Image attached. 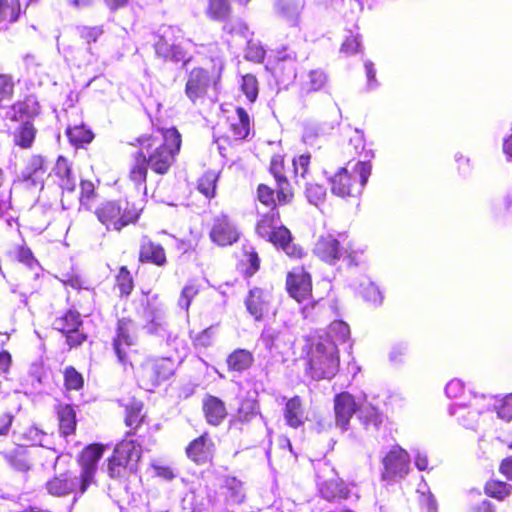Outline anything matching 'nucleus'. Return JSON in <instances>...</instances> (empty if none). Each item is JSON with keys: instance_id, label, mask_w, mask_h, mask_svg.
<instances>
[{"instance_id": "nucleus-1", "label": "nucleus", "mask_w": 512, "mask_h": 512, "mask_svg": "<svg viewBox=\"0 0 512 512\" xmlns=\"http://www.w3.org/2000/svg\"><path fill=\"white\" fill-rule=\"evenodd\" d=\"M128 145L137 148L132 154L128 179L147 194L149 170L158 176L167 175L171 171L180 154L182 135L174 126H155L150 133L135 137Z\"/></svg>"}, {"instance_id": "nucleus-2", "label": "nucleus", "mask_w": 512, "mask_h": 512, "mask_svg": "<svg viewBox=\"0 0 512 512\" xmlns=\"http://www.w3.org/2000/svg\"><path fill=\"white\" fill-rule=\"evenodd\" d=\"M319 331L305 338L303 361L305 373L313 380H331L339 371L340 351L331 331Z\"/></svg>"}, {"instance_id": "nucleus-3", "label": "nucleus", "mask_w": 512, "mask_h": 512, "mask_svg": "<svg viewBox=\"0 0 512 512\" xmlns=\"http://www.w3.org/2000/svg\"><path fill=\"white\" fill-rule=\"evenodd\" d=\"M268 173L274 180V185L269 182H260L256 186L255 200L267 209H280L291 206L295 201V189L287 176L285 158L275 154L268 165Z\"/></svg>"}, {"instance_id": "nucleus-4", "label": "nucleus", "mask_w": 512, "mask_h": 512, "mask_svg": "<svg viewBox=\"0 0 512 512\" xmlns=\"http://www.w3.org/2000/svg\"><path fill=\"white\" fill-rule=\"evenodd\" d=\"M210 68L193 67L185 74L184 93L193 105H202L215 91L221 80L224 68L223 55H217Z\"/></svg>"}, {"instance_id": "nucleus-5", "label": "nucleus", "mask_w": 512, "mask_h": 512, "mask_svg": "<svg viewBox=\"0 0 512 512\" xmlns=\"http://www.w3.org/2000/svg\"><path fill=\"white\" fill-rule=\"evenodd\" d=\"M142 458V447L135 440L123 439L119 441L111 455L104 462V471L109 479L123 484L137 474L138 465Z\"/></svg>"}, {"instance_id": "nucleus-6", "label": "nucleus", "mask_w": 512, "mask_h": 512, "mask_svg": "<svg viewBox=\"0 0 512 512\" xmlns=\"http://www.w3.org/2000/svg\"><path fill=\"white\" fill-rule=\"evenodd\" d=\"M143 210L140 202L120 198L102 202L95 208L94 214L106 230L119 233L128 226L136 225Z\"/></svg>"}, {"instance_id": "nucleus-7", "label": "nucleus", "mask_w": 512, "mask_h": 512, "mask_svg": "<svg viewBox=\"0 0 512 512\" xmlns=\"http://www.w3.org/2000/svg\"><path fill=\"white\" fill-rule=\"evenodd\" d=\"M372 164L367 160L340 167L329 178L331 193L340 198L357 197L368 182Z\"/></svg>"}, {"instance_id": "nucleus-8", "label": "nucleus", "mask_w": 512, "mask_h": 512, "mask_svg": "<svg viewBox=\"0 0 512 512\" xmlns=\"http://www.w3.org/2000/svg\"><path fill=\"white\" fill-rule=\"evenodd\" d=\"M51 328L64 338L69 350L82 347L90 338L84 329L82 315L75 307L65 309L57 314L51 322Z\"/></svg>"}, {"instance_id": "nucleus-9", "label": "nucleus", "mask_w": 512, "mask_h": 512, "mask_svg": "<svg viewBox=\"0 0 512 512\" xmlns=\"http://www.w3.org/2000/svg\"><path fill=\"white\" fill-rule=\"evenodd\" d=\"M226 131L216 138V143L223 158L233 155L234 143L245 140L251 130V120L243 107H237L235 112L226 118Z\"/></svg>"}, {"instance_id": "nucleus-10", "label": "nucleus", "mask_w": 512, "mask_h": 512, "mask_svg": "<svg viewBox=\"0 0 512 512\" xmlns=\"http://www.w3.org/2000/svg\"><path fill=\"white\" fill-rule=\"evenodd\" d=\"M136 325L130 317H122L117 320L115 336L112 339V347L118 361L126 368L133 367V362L138 358L139 352L136 346Z\"/></svg>"}, {"instance_id": "nucleus-11", "label": "nucleus", "mask_w": 512, "mask_h": 512, "mask_svg": "<svg viewBox=\"0 0 512 512\" xmlns=\"http://www.w3.org/2000/svg\"><path fill=\"white\" fill-rule=\"evenodd\" d=\"M46 173V158L40 154L32 155L21 175L15 180V187L24 196H35L44 188Z\"/></svg>"}, {"instance_id": "nucleus-12", "label": "nucleus", "mask_w": 512, "mask_h": 512, "mask_svg": "<svg viewBox=\"0 0 512 512\" xmlns=\"http://www.w3.org/2000/svg\"><path fill=\"white\" fill-rule=\"evenodd\" d=\"M345 240L335 238L333 235L320 236L313 248L314 255L322 262L334 265L340 260H347L349 265L357 264L356 253Z\"/></svg>"}, {"instance_id": "nucleus-13", "label": "nucleus", "mask_w": 512, "mask_h": 512, "mask_svg": "<svg viewBox=\"0 0 512 512\" xmlns=\"http://www.w3.org/2000/svg\"><path fill=\"white\" fill-rule=\"evenodd\" d=\"M277 84H285L293 80L297 71V54L287 48L276 50L265 65Z\"/></svg>"}, {"instance_id": "nucleus-14", "label": "nucleus", "mask_w": 512, "mask_h": 512, "mask_svg": "<svg viewBox=\"0 0 512 512\" xmlns=\"http://www.w3.org/2000/svg\"><path fill=\"white\" fill-rule=\"evenodd\" d=\"M90 486H84L80 473L66 470L50 478L45 484V489L53 497H66L72 494L81 496Z\"/></svg>"}, {"instance_id": "nucleus-15", "label": "nucleus", "mask_w": 512, "mask_h": 512, "mask_svg": "<svg viewBox=\"0 0 512 512\" xmlns=\"http://www.w3.org/2000/svg\"><path fill=\"white\" fill-rule=\"evenodd\" d=\"M410 455L399 445H394L383 457L381 479L396 482L404 479L410 472Z\"/></svg>"}, {"instance_id": "nucleus-16", "label": "nucleus", "mask_w": 512, "mask_h": 512, "mask_svg": "<svg viewBox=\"0 0 512 512\" xmlns=\"http://www.w3.org/2000/svg\"><path fill=\"white\" fill-rule=\"evenodd\" d=\"M241 231L235 221L226 213H220L213 217L209 239L218 247L224 248L234 245L239 241Z\"/></svg>"}, {"instance_id": "nucleus-17", "label": "nucleus", "mask_w": 512, "mask_h": 512, "mask_svg": "<svg viewBox=\"0 0 512 512\" xmlns=\"http://www.w3.org/2000/svg\"><path fill=\"white\" fill-rule=\"evenodd\" d=\"M329 83L328 74L320 69L310 70L300 83L299 102L303 108L317 106L319 98L316 94L325 90Z\"/></svg>"}, {"instance_id": "nucleus-18", "label": "nucleus", "mask_w": 512, "mask_h": 512, "mask_svg": "<svg viewBox=\"0 0 512 512\" xmlns=\"http://www.w3.org/2000/svg\"><path fill=\"white\" fill-rule=\"evenodd\" d=\"M106 447L103 443H91L78 453L76 461L80 467L79 473L83 478L84 486L96 483L98 463L103 457Z\"/></svg>"}, {"instance_id": "nucleus-19", "label": "nucleus", "mask_w": 512, "mask_h": 512, "mask_svg": "<svg viewBox=\"0 0 512 512\" xmlns=\"http://www.w3.org/2000/svg\"><path fill=\"white\" fill-rule=\"evenodd\" d=\"M285 288L288 295L298 303L312 298V275L304 266L292 268L286 275Z\"/></svg>"}, {"instance_id": "nucleus-20", "label": "nucleus", "mask_w": 512, "mask_h": 512, "mask_svg": "<svg viewBox=\"0 0 512 512\" xmlns=\"http://www.w3.org/2000/svg\"><path fill=\"white\" fill-rule=\"evenodd\" d=\"M232 10L229 0H208L205 14L211 21L224 22L222 30L227 34L233 35L248 30L247 24L241 20L236 23L228 21Z\"/></svg>"}, {"instance_id": "nucleus-21", "label": "nucleus", "mask_w": 512, "mask_h": 512, "mask_svg": "<svg viewBox=\"0 0 512 512\" xmlns=\"http://www.w3.org/2000/svg\"><path fill=\"white\" fill-rule=\"evenodd\" d=\"M216 445L208 431L191 440L185 448L187 458L196 465H206L213 462Z\"/></svg>"}, {"instance_id": "nucleus-22", "label": "nucleus", "mask_w": 512, "mask_h": 512, "mask_svg": "<svg viewBox=\"0 0 512 512\" xmlns=\"http://www.w3.org/2000/svg\"><path fill=\"white\" fill-rule=\"evenodd\" d=\"M361 403L348 391L337 393L333 398L335 424L342 430H348L353 416L360 411Z\"/></svg>"}, {"instance_id": "nucleus-23", "label": "nucleus", "mask_w": 512, "mask_h": 512, "mask_svg": "<svg viewBox=\"0 0 512 512\" xmlns=\"http://www.w3.org/2000/svg\"><path fill=\"white\" fill-rule=\"evenodd\" d=\"M57 178L58 186L61 188V205L63 209H69L72 201L66 200V196L76 190V178L73 174L72 164L63 155H59L53 169Z\"/></svg>"}, {"instance_id": "nucleus-24", "label": "nucleus", "mask_w": 512, "mask_h": 512, "mask_svg": "<svg viewBox=\"0 0 512 512\" xmlns=\"http://www.w3.org/2000/svg\"><path fill=\"white\" fill-rule=\"evenodd\" d=\"M342 154L347 160V165L367 160L371 163L374 158V151L367 148L363 131L354 129L349 136L348 142L342 148Z\"/></svg>"}, {"instance_id": "nucleus-25", "label": "nucleus", "mask_w": 512, "mask_h": 512, "mask_svg": "<svg viewBox=\"0 0 512 512\" xmlns=\"http://www.w3.org/2000/svg\"><path fill=\"white\" fill-rule=\"evenodd\" d=\"M261 415L260 404L256 398L242 397L237 409L229 420V428L243 430Z\"/></svg>"}, {"instance_id": "nucleus-26", "label": "nucleus", "mask_w": 512, "mask_h": 512, "mask_svg": "<svg viewBox=\"0 0 512 512\" xmlns=\"http://www.w3.org/2000/svg\"><path fill=\"white\" fill-rule=\"evenodd\" d=\"M138 262L159 268L165 267L168 264L165 247L149 236H143L139 243Z\"/></svg>"}, {"instance_id": "nucleus-27", "label": "nucleus", "mask_w": 512, "mask_h": 512, "mask_svg": "<svg viewBox=\"0 0 512 512\" xmlns=\"http://www.w3.org/2000/svg\"><path fill=\"white\" fill-rule=\"evenodd\" d=\"M158 296L150 297V291H141L132 301V307L136 316L144 323V327L153 324L157 317L158 309L153 304L152 299Z\"/></svg>"}, {"instance_id": "nucleus-28", "label": "nucleus", "mask_w": 512, "mask_h": 512, "mask_svg": "<svg viewBox=\"0 0 512 512\" xmlns=\"http://www.w3.org/2000/svg\"><path fill=\"white\" fill-rule=\"evenodd\" d=\"M202 412L206 422L212 426H219L228 415L225 402L211 394L204 395L202 399Z\"/></svg>"}, {"instance_id": "nucleus-29", "label": "nucleus", "mask_w": 512, "mask_h": 512, "mask_svg": "<svg viewBox=\"0 0 512 512\" xmlns=\"http://www.w3.org/2000/svg\"><path fill=\"white\" fill-rule=\"evenodd\" d=\"M244 304L249 314L259 321L263 319L269 309L270 296L262 288L254 287L248 291Z\"/></svg>"}, {"instance_id": "nucleus-30", "label": "nucleus", "mask_w": 512, "mask_h": 512, "mask_svg": "<svg viewBox=\"0 0 512 512\" xmlns=\"http://www.w3.org/2000/svg\"><path fill=\"white\" fill-rule=\"evenodd\" d=\"M58 430L62 437L74 436L77 431V413L72 404L61 403L55 406Z\"/></svg>"}, {"instance_id": "nucleus-31", "label": "nucleus", "mask_w": 512, "mask_h": 512, "mask_svg": "<svg viewBox=\"0 0 512 512\" xmlns=\"http://www.w3.org/2000/svg\"><path fill=\"white\" fill-rule=\"evenodd\" d=\"M143 408V402L135 399L124 405V423L129 428L126 436H137L139 430L146 424Z\"/></svg>"}, {"instance_id": "nucleus-32", "label": "nucleus", "mask_w": 512, "mask_h": 512, "mask_svg": "<svg viewBox=\"0 0 512 512\" xmlns=\"http://www.w3.org/2000/svg\"><path fill=\"white\" fill-rule=\"evenodd\" d=\"M220 495L226 505H239L246 499V490L241 480L235 476H229L220 486Z\"/></svg>"}, {"instance_id": "nucleus-33", "label": "nucleus", "mask_w": 512, "mask_h": 512, "mask_svg": "<svg viewBox=\"0 0 512 512\" xmlns=\"http://www.w3.org/2000/svg\"><path fill=\"white\" fill-rule=\"evenodd\" d=\"M225 363L228 372L243 374L254 366L255 357L248 349L236 348L227 355Z\"/></svg>"}, {"instance_id": "nucleus-34", "label": "nucleus", "mask_w": 512, "mask_h": 512, "mask_svg": "<svg viewBox=\"0 0 512 512\" xmlns=\"http://www.w3.org/2000/svg\"><path fill=\"white\" fill-rule=\"evenodd\" d=\"M319 495L328 502L347 499L350 490L346 483L339 478H331L318 483Z\"/></svg>"}, {"instance_id": "nucleus-35", "label": "nucleus", "mask_w": 512, "mask_h": 512, "mask_svg": "<svg viewBox=\"0 0 512 512\" xmlns=\"http://www.w3.org/2000/svg\"><path fill=\"white\" fill-rule=\"evenodd\" d=\"M154 50L157 56L163 58L165 61H171L174 63L182 62L185 65L191 58L188 56V52L181 45H170L163 36L159 37L157 42L154 44Z\"/></svg>"}, {"instance_id": "nucleus-36", "label": "nucleus", "mask_w": 512, "mask_h": 512, "mask_svg": "<svg viewBox=\"0 0 512 512\" xmlns=\"http://www.w3.org/2000/svg\"><path fill=\"white\" fill-rule=\"evenodd\" d=\"M113 289L121 300H127L132 295L135 289V279L128 266L118 267L113 276Z\"/></svg>"}, {"instance_id": "nucleus-37", "label": "nucleus", "mask_w": 512, "mask_h": 512, "mask_svg": "<svg viewBox=\"0 0 512 512\" xmlns=\"http://www.w3.org/2000/svg\"><path fill=\"white\" fill-rule=\"evenodd\" d=\"M13 114L10 120L17 121L22 118H33L40 114L41 106L35 95H25L22 99L11 105Z\"/></svg>"}, {"instance_id": "nucleus-38", "label": "nucleus", "mask_w": 512, "mask_h": 512, "mask_svg": "<svg viewBox=\"0 0 512 512\" xmlns=\"http://www.w3.org/2000/svg\"><path fill=\"white\" fill-rule=\"evenodd\" d=\"M283 416L286 424L293 429L304 425L306 417L300 396L295 395L287 400L283 410Z\"/></svg>"}, {"instance_id": "nucleus-39", "label": "nucleus", "mask_w": 512, "mask_h": 512, "mask_svg": "<svg viewBox=\"0 0 512 512\" xmlns=\"http://www.w3.org/2000/svg\"><path fill=\"white\" fill-rule=\"evenodd\" d=\"M13 144L21 149H30L37 136V128L31 121H24L11 133Z\"/></svg>"}, {"instance_id": "nucleus-40", "label": "nucleus", "mask_w": 512, "mask_h": 512, "mask_svg": "<svg viewBox=\"0 0 512 512\" xmlns=\"http://www.w3.org/2000/svg\"><path fill=\"white\" fill-rule=\"evenodd\" d=\"M5 459L11 467L20 472L29 471L34 464V458L32 457L29 449L22 445H18L11 451L7 452L5 454Z\"/></svg>"}, {"instance_id": "nucleus-41", "label": "nucleus", "mask_w": 512, "mask_h": 512, "mask_svg": "<svg viewBox=\"0 0 512 512\" xmlns=\"http://www.w3.org/2000/svg\"><path fill=\"white\" fill-rule=\"evenodd\" d=\"M177 369L176 362L167 357L156 359L151 368L150 377L154 385H160L161 383L169 380L174 376Z\"/></svg>"}, {"instance_id": "nucleus-42", "label": "nucleus", "mask_w": 512, "mask_h": 512, "mask_svg": "<svg viewBox=\"0 0 512 512\" xmlns=\"http://www.w3.org/2000/svg\"><path fill=\"white\" fill-rule=\"evenodd\" d=\"M98 194L94 183L90 180L80 181L79 208L81 211H95L97 205Z\"/></svg>"}, {"instance_id": "nucleus-43", "label": "nucleus", "mask_w": 512, "mask_h": 512, "mask_svg": "<svg viewBox=\"0 0 512 512\" xmlns=\"http://www.w3.org/2000/svg\"><path fill=\"white\" fill-rule=\"evenodd\" d=\"M484 494L498 502H503L512 494V486L503 480L489 479L483 486Z\"/></svg>"}, {"instance_id": "nucleus-44", "label": "nucleus", "mask_w": 512, "mask_h": 512, "mask_svg": "<svg viewBox=\"0 0 512 512\" xmlns=\"http://www.w3.org/2000/svg\"><path fill=\"white\" fill-rule=\"evenodd\" d=\"M66 136L70 144L75 148H83L94 139L92 131L83 124L68 127L66 129Z\"/></svg>"}, {"instance_id": "nucleus-45", "label": "nucleus", "mask_w": 512, "mask_h": 512, "mask_svg": "<svg viewBox=\"0 0 512 512\" xmlns=\"http://www.w3.org/2000/svg\"><path fill=\"white\" fill-rule=\"evenodd\" d=\"M281 221V215L278 209H268V211L260 216L255 224L256 234L264 238L267 236Z\"/></svg>"}, {"instance_id": "nucleus-46", "label": "nucleus", "mask_w": 512, "mask_h": 512, "mask_svg": "<svg viewBox=\"0 0 512 512\" xmlns=\"http://www.w3.org/2000/svg\"><path fill=\"white\" fill-rule=\"evenodd\" d=\"M358 419L364 425L366 429L373 428L378 430L383 422L382 414L372 404L362 405L360 411H358Z\"/></svg>"}, {"instance_id": "nucleus-47", "label": "nucleus", "mask_w": 512, "mask_h": 512, "mask_svg": "<svg viewBox=\"0 0 512 512\" xmlns=\"http://www.w3.org/2000/svg\"><path fill=\"white\" fill-rule=\"evenodd\" d=\"M218 180L219 173L214 170H208L199 177L197 181V189L206 198H214L216 196Z\"/></svg>"}, {"instance_id": "nucleus-48", "label": "nucleus", "mask_w": 512, "mask_h": 512, "mask_svg": "<svg viewBox=\"0 0 512 512\" xmlns=\"http://www.w3.org/2000/svg\"><path fill=\"white\" fill-rule=\"evenodd\" d=\"M21 13L20 0H0V22H16Z\"/></svg>"}, {"instance_id": "nucleus-49", "label": "nucleus", "mask_w": 512, "mask_h": 512, "mask_svg": "<svg viewBox=\"0 0 512 512\" xmlns=\"http://www.w3.org/2000/svg\"><path fill=\"white\" fill-rule=\"evenodd\" d=\"M62 374L63 385L67 391H79L84 387V377L74 366H66Z\"/></svg>"}, {"instance_id": "nucleus-50", "label": "nucleus", "mask_w": 512, "mask_h": 512, "mask_svg": "<svg viewBox=\"0 0 512 512\" xmlns=\"http://www.w3.org/2000/svg\"><path fill=\"white\" fill-rule=\"evenodd\" d=\"M244 278H251L260 269V258L255 249L246 253V260H241L237 265Z\"/></svg>"}, {"instance_id": "nucleus-51", "label": "nucleus", "mask_w": 512, "mask_h": 512, "mask_svg": "<svg viewBox=\"0 0 512 512\" xmlns=\"http://www.w3.org/2000/svg\"><path fill=\"white\" fill-rule=\"evenodd\" d=\"M263 239L270 242L274 247L281 249L287 246L288 242H292L293 236L291 231L285 225H277L267 236Z\"/></svg>"}, {"instance_id": "nucleus-52", "label": "nucleus", "mask_w": 512, "mask_h": 512, "mask_svg": "<svg viewBox=\"0 0 512 512\" xmlns=\"http://www.w3.org/2000/svg\"><path fill=\"white\" fill-rule=\"evenodd\" d=\"M199 287L195 281H189L181 289L180 295L177 300V305L180 309L188 312L193 299L198 295Z\"/></svg>"}, {"instance_id": "nucleus-53", "label": "nucleus", "mask_w": 512, "mask_h": 512, "mask_svg": "<svg viewBox=\"0 0 512 512\" xmlns=\"http://www.w3.org/2000/svg\"><path fill=\"white\" fill-rule=\"evenodd\" d=\"M240 90L251 103L255 102L259 93V82L255 75L247 73L242 76Z\"/></svg>"}, {"instance_id": "nucleus-54", "label": "nucleus", "mask_w": 512, "mask_h": 512, "mask_svg": "<svg viewBox=\"0 0 512 512\" xmlns=\"http://www.w3.org/2000/svg\"><path fill=\"white\" fill-rule=\"evenodd\" d=\"M13 255L15 260L33 270L40 267L38 259L34 256L32 250L26 245H18L14 248Z\"/></svg>"}, {"instance_id": "nucleus-55", "label": "nucleus", "mask_w": 512, "mask_h": 512, "mask_svg": "<svg viewBox=\"0 0 512 512\" xmlns=\"http://www.w3.org/2000/svg\"><path fill=\"white\" fill-rule=\"evenodd\" d=\"M16 81L10 73H0V104L10 101L15 94Z\"/></svg>"}, {"instance_id": "nucleus-56", "label": "nucleus", "mask_w": 512, "mask_h": 512, "mask_svg": "<svg viewBox=\"0 0 512 512\" xmlns=\"http://www.w3.org/2000/svg\"><path fill=\"white\" fill-rule=\"evenodd\" d=\"M305 196L311 204L318 206L325 201L326 188L319 183H309L305 188Z\"/></svg>"}, {"instance_id": "nucleus-57", "label": "nucleus", "mask_w": 512, "mask_h": 512, "mask_svg": "<svg viewBox=\"0 0 512 512\" xmlns=\"http://www.w3.org/2000/svg\"><path fill=\"white\" fill-rule=\"evenodd\" d=\"M360 294L365 302L372 305L380 304L383 299L379 288L373 283L362 285Z\"/></svg>"}, {"instance_id": "nucleus-58", "label": "nucleus", "mask_w": 512, "mask_h": 512, "mask_svg": "<svg viewBox=\"0 0 512 512\" xmlns=\"http://www.w3.org/2000/svg\"><path fill=\"white\" fill-rule=\"evenodd\" d=\"M497 416L505 421L512 420V393L502 396L495 406Z\"/></svg>"}, {"instance_id": "nucleus-59", "label": "nucleus", "mask_w": 512, "mask_h": 512, "mask_svg": "<svg viewBox=\"0 0 512 512\" xmlns=\"http://www.w3.org/2000/svg\"><path fill=\"white\" fill-rule=\"evenodd\" d=\"M103 33V26H83L79 30L80 38L88 45L96 43Z\"/></svg>"}, {"instance_id": "nucleus-60", "label": "nucleus", "mask_w": 512, "mask_h": 512, "mask_svg": "<svg viewBox=\"0 0 512 512\" xmlns=\"http://www.w3.org/2000/svg\"><path fill=\"white\" fill-rule=\"evenodd\" d=\"M213 343L212 327H208L197 333L192 338V344L197 349H203L211 346Z\"/></svg>"}, {"instance_id": "nucleus-61", "label": "nucleus", "mask_w": 512, "mask_h": 512, "mask_svg": "<svg viewBox=\"0 0 512 512\" xmlns=\"http://www.w3.org/2000/svg\"><path fill=\"white\" fill-rule=\"evenodd\" d=\"M265 49L256 43H248L245 52V58L254 63H262L265 59Z\"/></svg>"}, {"instance_id": "nucleus-62", "label": "nucleus", "mask_w": 512, "mask_h": 512, "mask_svg": "<svg viewBox=\"0 0 512 512\" xmlns=\"http://www.w3.org/2000/svg\"><path fill=\"white\" fill-rule=\"evenodd\" d=\"M292 165L294 168L295 175L300 174L302 177H304L308 170L310 165V155L308 154H302L292 160Z\"/></svg>"}, {"instance_id": "nucleus-63", "label": "nucleus", "mask_w": 512, "mask_h": 512, "mask_svg": "<svg viewBox=\"0 0 512 512\" xmlns=\"http://www.w3.org/2000/svg\"><path fill=\"white\" fill-rule=\"evenodd\" d=\"M340 51L347 55L354 54L360 51V41L357 35H349L341 44Z\"/></svg>"}, {"instance_id": "nucleus-64", "label": "nucleus", "mask_w": 512, "mask_h": 512, "mask_svg": "<svg viewBox=\"0 0 512 512\" xmlns=\"http://www.w3.org/2000/svg\"><path fill=\"white\" fill-rule=\"evenodd\" d=\"M498 471L507 481H512V455L500 461Z\"/></svg>"}]
</instances>
